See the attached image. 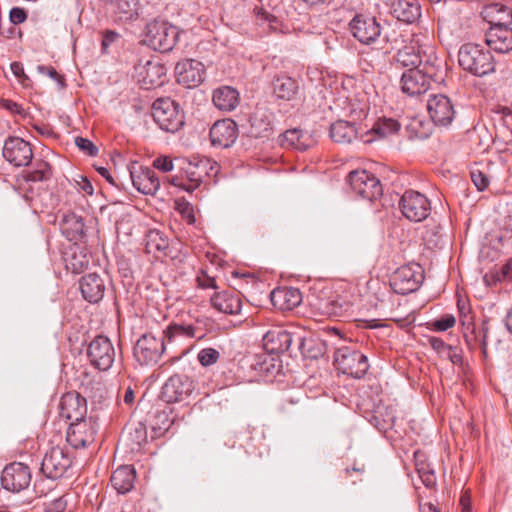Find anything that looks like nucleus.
<instances>
[{
	"instance_id": "f257e3e1",
	"label": "nucleus",
	"mask_w": 512,
	"mask_h": 512,
	"mask_svg": "<svg viewBox=\"0 0 512 512\" xmlns=\"http://www.w3.org/2000/svg\"><path fill=\"white\" fill-rule=\"evenodd\" d=\"M458 63L463 70L477 77H483L495 70L491 52L474 43L461 45L458 51Z\"/></svg>"
},
{
	"instance_id": "f03ea898",
	"label": "nucleus",
	"mask_w": 512,
	"mask_h": 512,
	"mask_svg": "<svg viewBox=\"0 0 512 512\" xmlns=\"http://www.w3.org/2000/svg\"><path fill=\"white\" fill-rule=\"evenodd\" d=\"M334 365L342 374L360 379L369 369L368 358L351 346L338 347L334 353Z\"/></svg>"
},
{
	"instance_id": "7ed1b4c3",
	"label": "nucleus",
	"mask_w": 512,
	"mask_h": 512,
	"mask_svg": "<svg viewBox=\"0 0 512 512\" xmlns=\"http://www.w3.org/2000/svg\"><path fill=\"white\" fill-rule=\"evenodd\" d=\"M152 116L166 132L175 133L184 125V115L179 104L170 98L156 99L152 105Z\"/></svg>"
},
{
	"instance_id": "20e7f679",
	"label": "nucleus",
	"mask_w": 512,
	"mask_h": 512,
	"mask_svg": "<svg viewBox=\"0 0 512 512\" xmlns=\"http://www.w3.org/2000/svg\"><path fill=\"white\" fill-rule=\"evenodd\" d=\"M347 182L356 196L374 201L381 197L383 188L380 180L366 170H354L347 176Z\"/></svg>"
},
{
	"instance_id": "39448f33",
	"label": "nucleus",
	"mask_w": 512,
	"mask_h": 512,
	"mask_svg": "<svg viewBox=\"0 0 512 512\" xmlns=\"http://www.w3.org/2000/svg\"><path fill=\"white\" fill-rule=\"evenodd\" d=\"M177 37V28L165 21L155 20L146 26L145 42L154 50L161 52L172 50Z\"/></svg>"
},
{
	"instance_id": "423d86ee",
	"label": "nucleus",
	"mask_w": 512,
	"mask_h": 512,
	"mask_svg": "<svg viewBox=\"0 0 512 512\" xmlns=\"http://www.w3.org/2000/svg\"><path fill=\"white\" fill-rule=\"evenodd\" d=\"M164 336L145 333L137 340L133 355L139 364L155 365L159 362L165 351Z\"/></svg>"
},
{
	"instance_id": "0eeeda50",
	"label": "nucleus",
	"mask_w": 512,
	"mask_h": 512,
	"mask_svg": "<svg viewBox=\"0 0 512 512\" xmlns=\"http://www.w3.org/2000/svg\"><path fill=\"white\" fill-rule=\"evenodd\" d=\"M72 462L73 456L67 449L54 446L46 451L40 470L47 478L59 479L72 466Z\"/></svg>"
},
{
	"instance_id": "6e6552de",
	"label": "nucleus",
	"mask_w": 512,
	"mask_h": 512,
	"mask_svg": "<svg viewBox=\"0 0 512 512\" xmlns=\"http://www.w3.org/2000/svg\"><path fill=\"white\" fill-rule=\"evenodd\" d=\"M251 368L268 381L282 383L285 381L286 373L283 370V361L279 355L270 353L263 349L252 357Z\"/></svg>"
},
{
	"instance_id": "1a4fd4ad",
	"label": "nucleus",
	"mask_w": 512,
	"mask_h": 512,
	"mask_svg": "<svg viewBox=\"0 0 512 512\" xmlns=\"http://www.w3.org/2000/svg\"><path fill=\"white\" fill-rule=\"evenodd\" d=\"M86 355L90 364L100 370H109L115 360V348L107 336H96L87 346Z\"/></svg>"
},
{
	"instance_id": "9d476101",
	"label": "nucleus",
	"mask_w": 512,
	"mask_h": 512,
	"mask_svg": "<svg viewBox=\"0 0 512 512\" xmlns=\"http://www.w3.org/2000/svg\"><path fill=\"white\" fill-rule=\"evenodd\" d=\"M399 208L403 216L412 222H421L431 213V204L428 198L418 191H405L399 201Z\"/></svg>"
},
{
	"instance_id": "9b49d317",
	"label": "nucleus",
	"mask_w": 512,
	"mask_h": 512,
	"mask_svg": "<svg viewBox=\"0 0 512 512\" xmlns=\"http://www.w3.org/2000/svg\"><path fill=\"white\" fill-rule=\"evenodd\" d=\"M423 279L424 275L420 265H405L394 272L391 278V287L395 293L406 295L416 291Z\"/></svg>"
},
{
	"instance_id": "f8f14e48",
	"label": "nucleus",
	"mask_w": 512,
	"mask_h": 512,
	"mask_svg": "<svg viewBox=\"0 0 512 512\" xmlns=\"http://www.w3.org/2000/svg\"><path fill=\"white\" fill-rule=\"evenodd\" d=\"M352 35L362 44H372L380 37L383 28L376 17L368 14H356L349 23Z\"/></svg>"
},
{
	"instance_id": "ddd939ff",
	"label": "nucleus",
	"mask_w": 512,
	"mask_h": 512,
	"mask_svg": "<svg viewBox=\"0 0 512 512\" xmlns=\"http://www.w3.org/2000/svg\"><path fill=\"white\" fill-rule=\"evenodd\" d=\"M31 480V469L22 462H13L6 465L1 475L2 487L13 493H19L27 489Z\"/></svg>"
},
{
	"instance_id": "4468645a",
	"label": "nucleus",
	"mask_w": 512,
	"mask_h": 512,
	"mask_svg": "<svg viewBox=\"0 0 512 512\" xmlns=\"http://www.w3.org/2000/svg\"><path fill=\"white\" fill-rule=\"evenodd\" d=\"M98 428L96 420L92 417L71 422L66 440L75 449L85 448L94 442Z\"/></svg>"
},
{
	"instance_id": "2eb2a0df",
	"label": "nucleus",
	"mask_w": 512,
	"mask_h": 512,
	"mask_svg": "<svg viewBox=\"0 0 512 512\" xmlns=\"http://www.w3.org/2000/svg\"><path fill=\"white\" fill-rule=\"evenodd\" d=\"M402 35L398 34L395 30L392 33L384 32V39L386 42L391 43L392 49H398L395 56L396 63L402 67L418 68L421 64V52L420 49L414 45H407L403 48H399V45L404 42Z\"/></svg>"
},
{
	"instance_id": "dca6fc26",
	"label": "nucleus",
	"mask_w": 512,
	"mask_h": 512,
	"mask_svg": "<svg viewBox=\"0 0 512 512\" xmlns=\"http://www.w3.org/2000/svg\"><path fill=\"white\" fill-rule=\"evenodd\" d=\"M166 68L157 61L148 60L135 66V77L141 88L150 90L164 83Z\"/></svg>"
},
{
	"instance_id": "f3484780",
	"label": "nucleus",
	"mask_w": 512,
	"mask_h": 512,
	"mask_svg": "<svg viewBox=\"0 0 512 512\" xmlns=\"http://www.w3.org/2000/svg\"><path fill=\"white\" fill-rule=\"evenodd\" d=\"M193 389V381L188 376L175 374L164 383L161 398L167 403L179 402L187 398Z\"/></svg>"
},
{
	"instance_id": "a211bd4d",
	"label": "nucleus",
	"mask_w": 512,
	"mask_h": 512,
	"mask_svg": "<svg viewBox=\"0 0 512 512\" xmlns=\"http://www.w3.org/2000/svg\"><path fill=\"white\" fill-rule=\"evenodd\" d=\"M238 138V126L232 119L217 120L209 131L210 143L216 148H229Z\"/></svg>"
},
{
	"instance_id": "6ab92c4d",
	"label": "nucleus",
	"mask_w": 512,
	"mask_h": 512,
	"mask_svg": "<svg viewBox=\"0 0 512 512\" xmlns=\"http://www.w3.org/2000/svg\"><path fill=\"white\" fill-rule=\"evenodd\" d=\"M177 82L187 88L199 86L205 79L204 65L194 59H185L176 64Z\"/></svg>"
},
{
	"instance_id": "aec40b11",
	"label": "nucleus",
	"mask_w": 512,
	"mask_h": 512,
	"mask_svg": "<svg viewBox=\"0 0 512 512\" xmlns=\"http://www.w3.org/2000/svg\"><path fill=\"white\" fill-rule=\"evenodd\" d=\"M3 157L16 167L27 166L33 158L31 145L22 138L10 137L4 143Z\"/></svg>"
},
{
	"instance_id": "412c9836",
	"label": "nucleus",
	"mask_w": 512,
	"mask_h": 512,
	"mask_svg": "<svg viewBox=\"0 0 512 512\" xmlns=\"http://www.w3.org/2000/svg\"><path fill=\"white\" fill-rule=\"evenodd\" d=\"M427 110L436 125L447 126L454 119V106L446 95H431L427 101Z\"/></svg>"
},
{
	"instance_id": "4be33fe9",
	"label": "nucleus",
	"mask_w": 512,
	"mask_h": 512,
	"mask_svg": "<svg viewBox=\"0 0 512 512\" xmlns=\"http://www.w3.org/2000/svg\"><path fill=\"white\" fill-rule=\"evenodd\" d=\"M59 413L62 418L71 422L86 419V399L77 392L65 393L60 399Z\"/></svg>"
},
{
	"instance_id": "5701e85b",
	"label": "nucleus",
	"mask_w": 512,
	"mask_h": 512,
	"mask_svg": "<svg viewBox=\"0 0 512 512\" xmlns=\"http://www.w3.org/2000/svg\"><path fill=\"white\" fill-rule=\"evenodd\" d=\"M492 112L495 139L505 145L512 143V106L497 105Z\"/></svg>"
},
{
	"instance_id": "b1692460",
	"label": "nucleus",
	"mask_w": 512,
	"mask_h": 512,
	"mask_svg": "<svg viewBox=\"0 0 512 512\" xmlns=\"http://www.w3.org/2000/svg\"><path fill=\"white\" fill-rule=\"evenodd\" d=\"M133 186L142 194L155 195L160 188V180L150 167L140 166L130 171Z\"/></svg>"
},
{
	"instance_id": "393cba45",
	"label": "nucleus",
	"mask_w": 512,
	"mask_h": 512,
	"mask_svg": "<svg viewBox=\"0 0 512 512\" xmlns=\"http://www.w3.org/2000/svg\"><path fill=\"white\" fill-rule=\"evenodd\" d=\"M488 47L498 53L512 50V28L510 26L489 27L485 34Z\"/></svg>"
},
{
	"instance_id": "a878e982",
	"label": "nucleus",
	"mask_w": 512,
	"mask_h": 512,
	"mask_svg": "<svg viewBox=\"0 0 512 512\" xmlns=\"http://www.w3.org/2000/svg\"><path fill=\"white\" fill-rule=\"evenodd\" d=\"M430 87V81L416 68H408L401 77L402 91L409 96H418Z\"/></svg>"
},
{
	"instance_id": "bb28decb",
	"label": "nucleus",
	"mask_w": 512,
	"mask_h": 512,
	"mask_svg": "<svg viewBox=\"0 0 512 512\" xmlns=\"http://www.w3.org/2000/svg\"><path fill=\"white\" fill-rule=\"evenodd\" d=\"M416 69L425 75L430 82L434 81L439 83L444 79L445 64L433 51H430V53L424 52V54L421 55V64H419Z\"/></svg>"
},
{
	"instance_id": "cd10ccee",
	"label": "nucleus",
	"mask_w": 512,
	"mask_h": 512,
	"mask_svg": "<svg viewBox=\"0 0 512 512\" xmlns=\"http://www.w3.org/2000/svg\"><path fill=\"white\" fill-rule=\"evenodd\" d=\"M210 303L217 311L230 315H237L241 312L242 302L239 296L233 291L215 292Z\"/></svg>"
},
{
	"instance_id": "c85d7f7f",
	"label": "nucleus",
	"mask_w": 512,
	"mask_h": 512,
	"mask_svg": "<svg viewBox=\"0 0 512 512\" xmlns=\"http://www.w3.org/2000/svg\"><path fill=\"white\" fill-rule=\"evenodd\" d=\"M80 291L83 298L90 303L99 302L105 292L103 279L96 273H89L80 280Z\"/></svg>"
},
{
	"instance_id": "c756f323",
	"label": "nucleus",
	"mask_w": 512,
	"mask_h": 512,
	"mask_svg": "<svg viewBox=\"0 0 512 512\" xmlns=\"http://www.w3.org/2000/svg\"><path fill=\"white\" fill-rule=\"evenodd\" d=\"M391 12L397 20L413 24L421 17V6L418 0H395Z\"/></svg>"
},
{
	"instance_id": "7c9ffc66",
	"label": "nucleus",
	"mask_w": 512,
	"mask_h": 512,
	"mask_svg": "<svg viewBox=\"0 0 512 512\" xmlns=\"http://www.w3.org/2000/svg\"><path fill=\"white\" fill-rule=\"evenodd\" d=\"M263 349L276 355L288 351V331L282 327H274L263 336Z\"/></svg>"
},
{
	"instance_id": "2f4dec72",
	"label": "nucleus",
	"mask_w": 512,
	"mask_h": 512,
	"mask_svg": "<svg viewBox=\"0 0 512 512\" xmlns=\"http://www.w3.org/2000/svg\"><path fill=\"white\" fill-rule=\"evenodd\" d=\"M296 341L301 355L309 359H317L325 352L324 343L313 336H301L296 333H290V345Z\"/></svg>"
},
{
	"instance_id": "473e14b6",
	"label": "nucleus",
	"mask_w": 512,
	"mask_h": 512,
	"mask_svg": "<svg viewBox=\"0 0 512 512\" xmlns=\"http://www.w3.org/2000/svg\"><path fill=\"white\" fill-rule=\"evenodd\" d=\"M212 101L221 111H233L239 104V92L230 86H221L213 91Z\"/></svg>"
},
{
	"instance_id": "72a5a7b5",
	"label": "nucleus",
	"mask_w": 512,
	"mask_h": 512,
	"mask_svg": "<svg viewBox=\"0 0 512 512\" xmlns=\"http://www.w3.org/2000/svg\"><path fill=\"white\" fill-rule=\"evenodd\" d=\"M61 231L69 241L81 240L85 236L82 217L73 212L65 213L61 221Z\"/></svg>"
},
{
	"instance_id": "f704fd0d",
	"label": "nucleus",
	"mask_w": 512,
	"mask_h": 512,
	"mask_svg": "<svg viewBox=\"0 0 512 512\" xmlns=\"http://www.w3.org/2000/svg\"><path fill=\"white\" fill-rule=\"evenodd\" d=\"M135 478L134 468L130 465H123L112 473L110 482L119 494H125L133 488Z\"/></svg>"
},
{
	"instance_id": "c9c22d12",
	"label": "nucleus",
	"mask_w": 512,
	"mask_h": 512,
	"mask_svg": "<svg viewBox=\"0 0 512 512\" xmlns=\"http://www.w3.org/2000/svg\"><path fill=\"white\" fill-rule=\"evenodd\" d=\"M483 17L490 27L509 26L512 23V10L504 5L493 4L485 7Z\"/></svg>"
},
{
	"instance_id": "e433bc0d",
	"label": "nucleus",
	"mask_w": 512,
	"mask_h": 512,
	"mask_svg": "<svg viewBox=\"0 0 512 512\" xmlns=\"http://www.w3.org/2000/svg\"><path fill=\"white\" fill-rule=\"evenodd\" d=\"M64 262L67 270L79 274L89 266L90 257L82 248L75 246L64 254Z\"/></svg>"
},
{
	"instance_id": "4c0bfd02",
	"label": "nucleus",
	"mask_w": 512,
	"mask_h": 512,
	"mask_svg": "<svg viewBox=\"0 0 512 512\" xmlns=\"http://www.w3.org/2000/svg\"><path fill=\"white\" fill-rule=\"evenodd\" d=\"M330 137L336 143H351L357 138V129L348 121L338 120L330 126Z\"/></svg>"
},
{
	"instance_id": "58836bf2",
	"label": "nucleus",
	"mask_w": 512,
	"mask_h": 512,
	"mask_svg": "<svg viewBox=\"0 0 512 512\" xmlns=\"http://www.w3.org/2000/svg\"><path fill=\"white\" fill-rule=\"evenodd\" d=\"M147 438V428L141 422L132 423L122 434V440L131 446V450H140L147 443Z\"/></svg>"
},
{
	"instance_id": "ea45409f",
	"label": "nucleus",
	"mask_w": 512,
	"mask_h": 512,
	"mask_svg": "<svg viewBox=\"0 0 512 512\" xmlns=\"http://www.w3.org/2000/svg\"><path fill=\"white\" fill-rule=\"evenodd\" d=\"M163 334L169 339L172 340L176 336H183L187 338H196L202 339L204 334L201 333L195 326L191 324H172L168 326V328L163 331Z\"/></svg>"
},
{
	"instance_id": "a19ab883",
	"label": "nucleus",
	"mask_w": 512,
	"mask_h": 512,
	"mask_svg": "<svg viewBox=\"0 0 512 512\" xmlns=\"http://www.w3.org/2000/svg\"><path fill=\"white\" fill-rule=\"evenodd\" d=\"M315 144L312 135L302 129H290V148L305 151Z\"/></svg>"
},
{
	"instance_id": "79ce46f5",
	"label": "nucleus",
	"mask_w": 512,
	"mask_h": 512,
	"mask_svg": "<svg viewBox=\"0 0 512 512\" xmlns=\"http://www.w3.org/2000/svg\"><path fill=\"white\" fill-rule=\"evenodd\" d=\"M406 129L410 139L424 140L432 134V124L419 118L411 119Z\"/></svg>"
},
{
	"instance_id": "37998d69",
	"label": "nucleus",
	"mask_w": 512,
	"mask_h": 512,
	"mask_svg": "<svg viewBox=\"0 0 512 512\" xmlns=\"http://www.w3.org/2000/svg\"><path fill=\"white\" fill-rule=\"evenodd\" d=\"M251 134L255 137L265 136L266 132L271 130V122L265 112L255 111L250 117Z\"/></svg>"
},
{
	"instance_id": "c03bdc74",
	"label": "nucleus",
	"mask_w": 512,
	"mask_h": 512,
	"mask_svg": "<svg viewBox=\"0 0 512 512\" xmlns=\"http://www.w3.org/2000/svg\"><path fill=\"white\" fill-rule=\"evenodd\" d=\"M400 129V123L392 118H380L378 119L371 132L376 134L379 138L388 137L389 135L395 134Z\"/></svg>"
},
{
	"instance_id": "a18cd8bd",
	"label": "nucleus",
	"mask_w": 512,
	"mask_h": 512,
	"mask_svg": "<svg viewBox=\"0 0 512 512\" xmlns=\"http://www.w3.org/2000/svg\"><path fill=\"white\" fill-rule=\"evenodd\" d=\"M23 177L29 182L46 181L51 177V167L45 161L36 162L35 168L31 171H26Z\"/></svg>"
},
{
	"instance_id": "49530a36",
	"label": "nucleus",
	"mask_w": 512,
	"mask_h": 512,
	"mask_svg": "<svg viewBox=\"0 0 512 512\" xmlns=\"http://www.w3.org/2000/svg\"><path fill=\"white\" fill-rule=\"evenodd\" d=\"M305 98L304 85L290 78V108L300 109L305 102Z\"/></svg>"
},
{
	"instance_id": "de8ad7c7",
	"label": "nucleus",
	"mask_w": 512,
	"mask_h": 512,
	"mask_svg": "<svg viewBox=\"0 0 512 512\" xmlns=\"http://www.w3.org/2000/svg\"><path fill=\"white\" fill-rule=\"evenodd\" d=\"M480 332H481V339H480L481 351H482V354L486 357L488 343L490 341L494 340L496 344H499L500 340L496 337L495 331L490 326L488 320H484L482 322Z\"/></svg>"
},
{
	"instance_id": "09e8293b",
	"label": "nucleus",
	"mask_w": 512,
	"mask_h": 512,
	"mask_svg": "<svg viewBox=\"0 0 512 512\" xmlns=\"http://www.w3.org/2000/svg\"><path fill=\"white\" fill-rule=\"evenodd\" d=\"M416 471L427 488H433L436 485V476L432 469H429L426 463H416Z\"/></svg>"
},
{
	"instance_id": "8fccbe9b",
	"label": "nucleus",
	"mask_w": 512,
	"mask_h": 512,
	"mask_svg": "<svg viewBox=\"0 0 512 512\" xmlns=\"http://www.w3.org/2000/svg\"><path fill=\"white\" fill-rule=\"evenodd\" d=\"M220 358V353L214 348L201 349L197 354V359L203 367L215 364Z\"/></svg>"
},
{
	"instance_id": "3c124183",
	"label": "nucleus",
	"mask_w": 512,
	"mask_h": 512,
	"mask_svg": "<svg viewBox=\"0 0 512 512\" xmlns=\"http://www.w3.org/2000/svg\"><path fill=\"white\" fill-rule=\"evenodd\" d=\"M270 299L275 308L283 311L288 308V290L286 288H275L270 293Z\"/></svg>"
},
{
	"instance_id": "603ef678",
	"label": "nucleus",
	"mask_w": 512,
	"mask_h": 512,
	"mask_svg": "<svg viewBox=\"0 0 512 512\" xmlns=\"http://www.w3.org/2000/svg\"><path fill=\"white\" fill-rule=\"evenodd\" d=\"M456 323V318L452 314H445L430 323L431 329L436 332H443L452 328Z\"/></svg>"
},
{
	"instance_id": "864d4df0",
	"label": "nucleus",
	"mask_w": 512,
	"mask_h": 512,
	"mask_svg": "<svg viewBox=\"0 0 512 512\" xmlns=\"http://www.w3.org/2000/svg\"><path fill=\"white\" fill-rule=\"evenodd\" d=\"M169 182L176 187H179L187 192H193L195 189H197L200 186V179L194 178L191 179L190 183H186L185 179L180 176H173L169 179Z\"/></svg>"
},
{
	"instance_id": "5fc2aeb1",
	"label": "nucleus",
	"mask_w": 512,
	"mask_h": 512,
	"mask_svg": "<svg viewBox=\"0 0 512 512\" xmlns=\"http://www.w3.org/2000/svg\"><path fill=\"white\" fill-rule=\"evenodd\" d=\"M75 145L82 151L84 154L88 156H96L98 154V148L92 141L84 137H76Z\"/></svg>"
},
{
	"instance_id": "6e6d98bb",
	"label": "nucleus",
	"mask_w": 512,
	"mask_h": 512,
	"mask_svg": "<svg viewBox=\"0 0 512 512\" xmlns=\"http://www.w3.org/2000/svg\"><path fill=\"white\" fill-rule=\"evenodd\" d=\"M112 4L119 13L126 16H132L137 7L136 0H115Z\"/></svg>"
},
{
	"instance_id": "4d7b16f0",
	"label": "nucleus",
	"mask_w": 512,
	"mask_h": 512,
	"mask_svg": "<svg viewBox=\"0 0 512 512\" xmlns=\"http://www.w3.org/2000/svg\"><path fill=\"white\" fill-rule=\"evenodd\" d=\"M471 181L479 191L485 190L489 185L487 175L479 169H472L470 172Z\"/></svg>"
},
{
	"instance_id": "13d9d810",
	"label": "nucleus",
	"mask_w": 512,
	"mask_h": 512,
	"mask_svg": "<svg viewBox=\"0 0 512 512\" xmlns=\"http://www.w3.org/2000/svg\"><path fill=\"white\" fill-rule=\"evenodd\" d=\"M197 286L201 289H218L216 279L201 270L196 277Z\"/></svg>"
},
{
	"instance_id": "bf43d9fd",
	"label": "nucleus",
	"mask_w": 512,
	"mask_h": 512,
	"mask_svg": "<svg viewBox=\"0 0 512 512\" xmlns=\"http://www.w3.org/2000/svg\"><path fill=\"white\" fill-rule=\"evenodd\" d=\"M68 495H62L45 504V512H64L68 505Z\"/></svg>"
},
{
	"instance_id": "052dcab7",
	"label": "nucleus",
	"mask_w": 512,
	"mask_h": 512,
	"mask_svg": "<svg viewBox=\"0 0 512 512\" xmlns=\"http://www.w3.org/2000/svg\"><path fill=\"white\" fill-rule=\"evenodd\" d=\"M37 70L39 71V73H41L43 75H47L50 78H52L53 80H55L60 88H64L65 87V79H64V77L62 75H60L56 71V69L53 68L52 66L39 65L37 67Z\"/></svg>"
},
{
	"instance_id": "680f3d73",
	"label": "nucleus",
	"mask_w": 512,
	"mask_h": 512,
	"mask_svg": "<svg viewBox=\"0 0 512 512\" xmlns=\"http://www.w3.org/2000/svg\"><path fill=\"white\" fill-rule=\"evenodd\" d=\"M273 91L277 98L285 99L288 94V88L286 87V78L284 76H277L273 80Z\"/></svg>"
},
{
	"instance_id": "e2e57ef3",
	"label": "nucleus",
	"mask_w": 512,
	"mask_h": 512,
	"mask_svg": "<svg viewBox=\"0 0 512 512\" xmlns=\"http://www.w3.org/2000/svg\"><path fill=\"white\" fill-rule=\"evenodd\" d=\"M457 306L459 310L460 322L463 326H467V328H469V326L473 324V317L471 316L469 306L461 300L458 301Z\"/></svg>"
},
{
	"instance_id": "0e129e2a",
	"label": "nucleus",
	"mask_w": 512,
	"mask_h": 512,
	"mask_svg": "<svg viewBox=\"0 0 512 512\" xmlns=\"http://www.w3.org/2000/svg\"><path fill=\"white\" fill-rule=\"evenodd\" d=\"M148 246H154L158 251L165 252L168 248V241L163 238L159 232H151L149 235Z\"/></svg>"
},
{
	"instance_id": "69168bd1",
	"label": "nucleus",
	"mask_w": 512,
	"mask_h": 512,
	"mask_svg": "<svg viewBox=\"0 0 512 512\" xmlns=\"http://www.w3.org/2000/svg\"><path fill=\"white\" fill-rule=\"evenodd\" d=\"M153 167L166 173V172H170L173 170V161L171 158L167 157V156H162V157H157L154 161H153Z\"/></svg>"
},
{
	"instance_id": "338daca9",
	"label": "nucleus",
	"mask_w": 512,
	"mask_h": 512,
	"mask_svg": "<svg viewBox=\"0 0 512 512\" xmlns=\"http://www.w3.org/2000/svg\"><path fill=\"white\" fill-rule=\"evenodd\" d=\"M496 278L498 281L512 282V258L502 265L500 271L496 273Z\"/></svg>"
},
{
	"instance_id": "774afa93",
	"label": "nucleus",
	"mask_w": 512,
	"mask_h": 512,
	"mask_svg": "<svg viewBox=\"0 0 512 512\" xmlns=\"http://www.w3.org/2000/svg\"><path fill=\"white\" fill-rule=\"evenodd\" d=\"M120 35L112 30H106L103 33V39L101 43V48L103 52H107L109 46L116 42L119 39Z\"/></svg>"
}]
</instances>
